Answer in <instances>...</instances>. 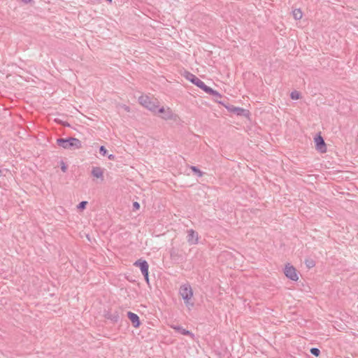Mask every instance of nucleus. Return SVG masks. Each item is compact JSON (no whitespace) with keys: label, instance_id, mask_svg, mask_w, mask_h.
I'll return each mask as SVG.
<instances>
[{"label":"nucleus","instance_id":"obj_1","mask_svg":"<svg viewBox=\"0 0 358 358\" xmlns=\"http://www.w3.org/2000/svg\"><path fill=\"white\" fill-rule=\"evenodd\" d=\"M57 143L59 146L64 149L76 150L80 149L82 147L81 141L79 139L73 137L67 138H57Z\"/></svg>","mask_w":358,"mask_h":358},{"label":"nucleus","instance_id":"obj_2","mask_svg":"<svg viewBox=\"0 0 358 358\" xmlns=\"http://www.w3.org/2000/svg\"><path fill=\"white\" fill-rule=\"evenodd\" d=\"M185 78L190 81L192 83L203 90L205 92L206 90H208V86H207L201 80H200L199 78H197L195 75L193 73L185 71Z\"/></svg>","mask_w":358,"mask_h":358},{"label":"nucleus","instance_id":"obj_3","mask_svg":"<svg viewBox=\"0 0 358 358\" xmlns=\"http://www.w3.org/2000/svg\"><path fill=\"white\" fill-rule=\"evenodd\" d=\"M139 103L150 110V111H152L154 113H157V110L159 107L158 105L156 104V103L151 99L150 97H149L147 95H142L138 98Z\"/></svg>","mask_w":358,"mask_h":358},{"label":"nucleus","instance_id":"obj_4","mask_svg":"<svg viewBox=\"0 0 358 358\" xmlns=\"http://www.w3.org/2000/svg\"><path fill=\"white\" fill-rule=\"evenodd\" d=\"M314 142L315 144V149L318 152H320V153L327 152V145L320 133L316 134V136L314 138Z\"/></svg>","mask_w":358,"mask_h":358},{"label":"nucleus","instance_id":"obj_5","mask_svg":"<svg viewBox=\"0 0 358 358\" xmlns=\"http://www.w3.org/2000/svg\"><path fill=\"white\" fill-rule=\"evenodd\" d=\"M284 273L292 280L296 281L299 279L296 269L289 263L285 265Z\"/></svg>","mask_w":358,"mask_h":358},{"label":"nucleus","instance_id":"obj_6","mask_svg":"<svg viewBox=\"0 0 358 358\" xmlns=\"http://www.w3.org/2000/svg\"><path fill=\"white\" fill-rule=\"evenodd\" d=\"M134 266H138L142 272V274L145 278L148 280V268L149 265L148 262L144 259H138L134 264Z\"/></svg>","mask_w":358,"mask_h":358},{"label":"nucleus","instance_id":"obj_7","mask_svg":"<svg viewBox=\"0 0 358 358\" xmlns=\"http://www.w3.org/2000/svg\"><path fill=\"white\" fill-rule=\"evenodd\" d=\"M227 109L231 112L236 114L238 116L248 117L249 115V110L240 107H236L234 106H224Z\"/></svg>","mask_w":358,"mask_h":358},{"label":"nucleus","instance_id":"obj_8","mask_svg":"<svg viewBox=\"0 0 358 358\" xmlns=\"http://www.w3.org/2000/svg\"><path fill=\"white\" fill-rule=\"evenodd\" d=\"M157 113H162V117L166 120H173L174 119V114L173 113L172 110L168 108L167 109H165L164 107L157 108Z\"/></svg>","mask_w":358,"mask_h":358},{"label":"nucleus","instance_id":"obj_9","mask_svg":"<svg viewBox=\"0 0 358 358\" xmlns=\"http://www.w3.org/2000/svg\"><path fill=\"white\" fill-rule=\"evenodd\" d=\"M187 240L190 245L196 244L198 243V233L193 229H189Z\"/></svg>","mask_w":358,"mask_h":358},{"label":"nucleus","instance_id":"obj_10","mask_svg":"<svg viewBox=\"0 0 358 358\" xmlns=\"http://www.w3.org/2000/svg\"><path fill=\"white\" fill-rule=\"evenodd\" d=\"M181 296L187 306L194 305L193 292H182Z\"/></svg>","mask_w":358,"mask_h":358},{"label":"nucleus","instance_id":"obj_11","mask_svg":"<svg viewBox=\"0 0 358 358\" xmlns=\"http://www.w3.org/2000/svg\"><path fill=\"white\" fill-rule=\"evenodd\" d=\"M127 316H128V318L129 319V320L131 321L134 327L138 328L140 327V325H141L140 319H139V317L136 314H135L132 312H128Z\"/></svg>","mask_w":358,"mask_h":358},{"label":"nucleus","instance_id":"obj_12","mask_svg":"<svg viewBox=\"0 0 358 358\" xmlns=\"http://www.w3.org/2000/svg\"><path fill=\"white\" fill-rule=\"evenodd\" d=\"M208 90H206V93L212 95L214 97V99L216 102L221 103L224 106H225L220 99H222V95L216 90H214L211 87H208Z\"/></svg>","mask_w":358,"mask_h":358},{"label":"nucleus","instance_id":"obj_13","mask_svg":"<svg viewBox=\"0 0 358 358\" xmlns=\"http://www.w3.org/2000/svg\"><path fill=\"white\" fill-rule=\"evenodd\" d=\"M91 174L92 176L96 178H101V180H103V171L101 167L94 166L92 167Z\"/></svg>","mask_w":358,"mask_h":358},{"label":"nucleus","instance_id":"obj_14","mask_svg":"<svg viewBox=\"0 0 358 358\" xmlns=\"http://www.w3.org/2000/svg\"><path fill=\"white\" fill-rule=\"evenodd\" d=\"M171 328L175 329L176 331L180 332L182 335L185 336H193V334L188 330L182 328V327L179 326H171Z\"/></svg>","mask_w":358,"mask_h":358},{"label":"nucleus","instance_id":"obj_15","mask_svg":"<svg viewBox=\"0 0 358 358\" xmlns=\"http://www.w3.org/2000/svg\"><path fill=\"white\" fill-rule=\"evenodd\" d=\"M190 169L192 171V172L198 177H202L204 174L203 172H202L198 167L195 166H192Z\"/></svg>","mask_w":358,"mask_h":358},{"label":"nucleus","instance_id":"obj_16","mask_svg":"<svg viewBox=\"0 0 358 358\" xmlns=\"http://www.w3.org/2000/svg\"><path fill=\"white\" fill-rule=\"evenodd\" d=\"M292 13L295 20H300L302 18L303 14L301 9H295L293 10Z\"/></svg>","mask_w":358,"mask_h":358},{"label":"nucleus","instance_id":"obj_17","mask_svg":"<svg viewBox=\"0 0 358 358\" xmlns=\"http://www.w3.org/2000/svg\"><path fill=\"white\" fill-rule=\"evenodd\" d=\"M305 264L308 268H310L315 266V262L312 259H306L305 260Z\"/></svg>","mask_w":358,"mask_h":358},{"label":"nucleus","instance_id":"obj_18","mask_svg":"<svg viewBox=\"0 0 358 358\" xmlns=\"http://www.w3.org/2000/svg\"><path fill=\"white\" fill-rule=\"evenodd\" d=\"M179 291H192V289L189 283H185L180 286Z\"/></svg>","mask_w":358,"mask_h":358},{"label":"nucleus","instance_id":"obj_19","mask_svg":"<svg viewBox=\"0 0 358 358\" xmlns=\"http://www.w3.org/2000/svg\"><path fill=\"white\" fill-rule=\"evenodd\" d=\"M300 96V93L297 91H294L290 94V97L292 99H299Z\"/></svg>","mask_w":358,"mask_h":358},{"label":"nucleus","instance_id":"obj_20","mask_svg":"<svg viewBox=\"0 0 358 358\" xmlns=\"http://www.w3.org/2000/svg\"><path fill=\"white\" fill-rule=\"evenodd\" d=\"M87 204V201H81L77 206L79 210H84L86 208Z\"/></svg>","mask_w":358,"mask_h":358},{"label":"nucleus","instance_id":"obj_21","mask_svg":"<svg viewBox=\"0 0 358 358\" xmlns=\"http://www.w3.org/2000/svg\"><path fill=\"white\" fill-rule=\"evenodd\" d=\"M310 352H311V354H313L315 357H318L320 355V350L317 349V348H315L310 349Z\"/></svg>","mask_w":358,"mask_h":358},{"label":"nucleus","instance_id":"obj_22","mask_svg":"<svg viewBox=\"0 0 358 358\" xmlns=\"http://www.w3.org/2000/svg\"><path fill=\"white\" fill-rule=\"evenodd\" d=\"M99 153L103 155V156H105L107 153V150L106 149V148L103 146V145H101L100 148H99Z\"/></svg>","mask_w":358,"mask_h":358},{"label":"nucleus","instance_id":"obj_23","mask_svg":"<svg viewBox=\"0 0 358 358\" xmlns=\"http://www.w3.org/2000/svg\"><path fill=\"white\" fill-rule=\"evenodd\" d=\"M61 169L64 173H65L67 171V166L63 161H61Z\"/></svg>","mask_w":358,"mask_h":358},{"label":"nucleus","instance_id":"obj_24","mask_svg":"<svg viewBox=\"0 0 358 358\" xmlns=\"http://www.w3.org/2000/svg\"><path fill=\"white\" fill-rule=\"evenodd\" d=\"M133 208L134 210H138L140 208V204L137 202V201H135L133 203Z\"/></svg>","mask_w":358,"mask_h":358},{"label":"nucleus","instance_id":"obj_25","mask_svg":"<svg viewBox=\"0 0 358 358\" xmlns=\"http://www.w3.org/2000/svg\"><path fill=\"white\" fill-rule=\"evenodd\" d=\"M108 159H110V160H114L115 159V156L114 155H108Z\"/></svg>","mask_w":358,"mask_h":358},{"label":"nucleus","instance_id":"obj_26","mask_svg":"<svg viewBox=\"0 0 358 358\" xmlns=\"http://www.w3.org/2000/svg\"><path fill=\"white\" fill-rule=\"evenodd\" d=\"M22 1H23L25 4H27L29 3H30L32 0H21Z\"/></svg>","mask_w":358,"mask_h":358},{"label":"nucleus","instance_id":"obj_27","mask_svg":"<svg viewBox=\"0 0 358 358\" xmlns=\"http://www.w3.org/2000/svg\"><path fill=\"white\" fill-rule=\"evenodd\" d=\"M64 126H67V127H69V126H70V125H69V123H67V122H66V123H64Z\"/></svg>","mask_w":358,"mask_h":358},{"label":"nucleus","instance_id":"obj_28","mask_svg":"<svg viewBox=\"0 0 358 358\" xmlns=\"http://www.w3.org/2000/svg\"><path fill=\"white\" fill-rule=\"evenodd\" d=\"M2 176V171L0 170V177Z\"/></svg>","mask_w":358,"mask_h":358},{"label":"nucleus","instance_id":"obj_29","mask_svg":"<svg viewBox=\"0 0 358 358\" xmlns=\"http://www.w3.org/2000/svg\"><path fill=\"white\" fill-rule=\"evenodd\" d=\"M107 1L111 3L112 2V0H106Z\"/></svg>","mask_w":358,"mask_h":358},{"label":"nucleus","instance_id":"obj_30","mask_svg":"<svg viewBox=\"0 0 358 358\" xmlns=\"http://www.w3.org/2000/svg\"><path fill=\"white\" fill-rule=\"evenodd\" d=\"M155 102L158 103V101H157V99H155Z\"/></svg>","mask_w":358,"mask_h":358},{"label":"nucleus","instance_id":"obj_31","mask_svg":"<svg viewBox=\"0 0 358 358\" xmlns=\"http://www.w3.org/2000/svg\"><path fill=\"white\" fill-rule=\"evenodd\" d=\"M155 102L158 103V101H157V99H155Z\"/></svg>","mask_w":358,"mask_h":358},{"label":"nucleus","instance_id":"obj_32","mask_svg":"<svg viewBox=\"0 0 358 358\" xmlns=\"http://www.w3.org/2000/svg\"><path fill=\"white\" fill-rule=\"evenodd\" d=\"M357 143H358V135H357Z\"/></svg>","mask_w":358,"mask_h":358}]
</instances>
